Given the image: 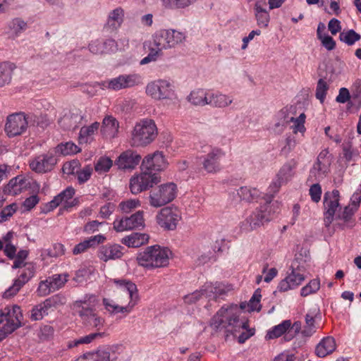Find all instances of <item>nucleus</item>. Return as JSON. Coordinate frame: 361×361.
<instances>
[{
    "label": "nucleus",
    "mask_w": 361,
    "mask_h": 361,
    "mask_svg": "<svg viewBox=\"0 0 361 361\" xmlns=\"http://www.w3.org/2000/svg\"><path fill=\"white\" fill-rule=\"evenodd\" d=\"M29 116L23 113L9 115L6 118L5 131L9 137L23 134L27 128Z\"/></svg>",
    "instance_id": "nucleus-12"
},
{
    "label": "nucleus",
    "mask_w": 361,
    "mask_h": 361,
    "mask_svg": "<svg viewBox=\"0 0 361 361\" xmlns=\"http://www.w3.org/2000/svg\"><path fill=\"white\" fill-rule=\"evenodd\" d=\"M161 51L155 48H152L148 55L144 57L140 62V65H145L150 62L155 61L160 55Z\"/></svg>",
    "instance_id": "nucleus-61"
},
{
    "label": "nucleus",
    "mask_w": 361,
    "mask_h": 361,
    "mask_svg": "<svg viewBox=\"0 0 361 361\" xmlns=\"http://www.w3.org/2000/svg\"><path fill=\"white\" fill-rule=\"evenodd\" d=\"M93 169L90 165H87L80 170L76 171L78 181L80 184L85 183L91 177Z\"/></svg>",
    "instance_id": "nucleus-56"
},
{
    "label": "nucleus",
    "mask_w": 361,
    "mask_h": 361,
    "mask_svg": "<svg viewBox=\"0 0 361 361\" xmlns=\"http://www.w3.org/2000/svg\"><path fill=\"white\" fill-rule=\"evenodd\" d=\"M56 164V159L52 155L42 154L33 159L30 162V169L39 173L51 171Z\"/></svg>",
    "instance_id": "nucleus-16"
},
{
    "label": "nucleus",
    "mask_w": 361,
    "mask_h": 361,
    "mask_svg": "<svg viewBox=\"0 0 361 361\" xmlns=\"http://www.w3.org/2000/svg\"><path fill=\"white\" fill-rule=\"evenodd\" d=\"M185 39L184 33L175 30H161L153 35V45L160 51L175 47Z\"/></svg>",
    "instance_id": "nucleus-7"
},
{
    "label": "nucleus",
    "mask_w": 361,
    "mask_h": 361,
    "mask_svg": "<svg viewBox=\"0 0 361 361\" xmlns=\"http://www.w3.org/2000/svg\"><path fill=\"white\" fill-rule=\"evenodd\" d=\"M322 192V187L319 183L313 184L309 190V195H310L311 200L316 203L320 201Z\"/></svg>",
    "instance_id": "nucleus-59"
},
{
    "label": "nucleus",
    "mask_w": 361,
    "mask_h": 361,
    "mask_svg": "<svg viewBox=\"0 0 361 361\" xmlns=\"http://www.w3.org/2000/svg\"><path fill=\"white\" fill-rule=\"evenodd\" d=\"M261 297L260 291L258 289L254 293L252 297L247 305L243 302L240 304V309L246 310L247 312L259 311L261 310Z\"/></svg>",
    "instance_id": "nucleus-37"
},
{
    "label": "nucleus",
    "mask_w": 361,
    "mask_h": 361,
    "mask_svg": "<svg viewBox=\"0 0 361 361\" xmlns=\"http://www.w3.org/2000/svg\"><path fill=\"white\" fill-rule=\"evenodd\" d=\"M317 313V310H314V311L308 312L305 315V325L302 331V334L304 336L310 337L316 332L315 317Z\"/></svg>",
    "instance_id": "nucleus-31"
},
{
    "label": "nucleus",
    "mask_w": 361,
    "mask_h": 361,
    "mask_svg": "<svg viewBox=\"0 0 361 361\" xmlns=\"http://www.w3.org/2000/svg\"><path fill=\"white\" fill-rule=\"evenodd\" d=\"M149 235L146 233H133L123 238L121 242L128 247H138L147 243Z\"/></svg>",
    "instance_id": "nucleus-28"
},
{
    "label": "nucleus",
    "mask_w": 361,
    "mask_h": 361,
    "mask_svg": "<svg viewBox=\"0 0 361 361\" xmlns=\"http://www.w3.org/2000/svg\"><path fill=\"white\" fill-rule=\"evenodd\" d=\"M123 10L118 7L113 10L109 16L108 24L114 28H117L121 25L123 20Z\"/></svg>",
    "instance_id": "nucleus-43"
},
{
    "label": "nucleus",
    "mask_w": 361,
    "mask_h": 361,
    "mask_svg": "<svg viewBox=\"0 0 361 361\" xmlns=\"http://www.w3.org/2000/svg\"><path fill=\"white\" fill-rule=\"evenodd\" d=\"M113 166V161L108 157H101L97 161L94 165L95 171L102 174L108 172Z\"/></svg>",
    "instance_id": "nucleus-45"
},
{
    "label": "nucleus",
    "mask_w": 361,
    "mask_h": 361,
    "mask_svg": "<svg viewBox=\"0 0 361 361\" xmlns=\"http://www.w3.org/2000/svg\"><path fill=\"white\" fill-rule=\"evenodd\" d=\"M54 292L53 289L49 285L48 279L41 281L37 288V293L39 296H45L49 295L50 293Z\"/></svg>",
    "instance_id": "nucleus-62"
},
{
    "label": "nucleus",
    "mask_w": 361,
    "mask_h": 361,
    "mask_svg": "<svg viewBox=\"0 0 361 361\" xmlns=\"http://www.w3.org/2000/svg\"><path fill=\"white\" fill-rule=\"evenodd\" d=\"M306 116L304 113L300 114L298 117H293V120L290 121L293 124L291 126V129L293 134L300 133L302 136L304 135L306 128L305 126Z\"/></svg>",
    "instance_id": "nucleus-44"
},
{
    "label": "nucleus",
    "mask_w": 361,
    "mask_h": 361,
    "mask_svg": "<svg viewBox=\"0 0 361 361\" xmlns=\"http://www.w3.org/2000/svg\"><path fill=\"white\" fill-rule=\"evenodd\" d=\"M99 123L94 122L90 126L82 127L78 137L80 143H88L92 142L93 136L99 130Z\"/></svg>",
    "instance_id": "nucleus-30"
},
{
    "label": "nucleus",
    "mask_w": 361,
    "mask_h": 361,
    "mask_svg": "<svg viewBox=\"0 0 361 361\" xmlns=\"http://www.w3.org/2000/svg\"><path fill=\"white\" fill-rule=\"evenodd\" d=\"M331 161H317L313 165L312 173H315L317 178H323L328 173Z\"/></svg>",
    "instance_id": "nucleus-42"
},
{
    "label": "nucleus",
    "mask_w": 361,
    "mask_h": 361,
    "mask_svg": "<svg viewBox=\"0 0 361 361\" xmlns=\"http://www.w3.org/2000/svg\"><path fill=\"white\" fill-rule=\"evenodd\" d=\"M171 252L159 245L148 247L137 257L140 266L147 269H155L166 267L169 264Z\"/></svg>",
    "instance_id": "nucleus-2"
},
{
    "label": "nucleus",
    "mask_w": 361,
    "mask_h": 361,
    "mask_svg": "<svg viewBox=\"0 0 361 361\" xmlns=\"http://www.w3.org/2000/svg\"><path fill=\"white\" fill-rule=\"evenodd\" d=\"M181 218V212L176 207H164L156 216L158 225L167 231L175 230Z\"/></svg>",
    "instance_id": "nucleus-11"
},
{
    "label": "nucleus",
    "mask_w": 361,
    "mask_h": 361,
    "mask_svg": "<svg viewBox=\"0 0 361 361\" xmlns=\"http://www.w3.org/2000/svg\"><path fill=\"white\" fill-rule=\"evenodd\" d=\"M291 326L290 320H285L282 323L275 326L267 335L268 338L273 339L278 338L286 332Z\"/></svg>",
    "instance_id": "nucleus-40"
},
{
    "label": "nucleus",
    "mask_w": 361,
    "mask_h": 361,
    "mask_svg": "<svg viewBox=\"0 0 361 361\" xmlns=\"http://www.w3.org/2000/svg\"><path fill=\"white\" fill-rule=\"evenodd\" d=\"M160 182L161 176L158 173L147 171L141 166V172L130 178L129 187L133 194L137 195Z\"/></svg>",
    "instance_id": "nucleus-6"
},
{
    "label": "nucleus",
    "mask_w": 361,
    "mask_h": 361,
    "mask_svg": "<svg viewBox=\"0 0 361 361\" xmlns=\"http://www.w3.org/2000/svg\"><path fill=\"white\" fill-rule=\"evenodd\" d=\"M224 153L221 149L212 148L205 156L202 162L204 170L209 173H215L220 169V159L224 157Z\"/></svg>",
    "instance_id": "nucleus-18"
},
{
    "label": "nucleus",
    "mask_w": 361,
    "mask_h": 361,
    "mask_svg": "<svg viewBox=\"0 0 361 361\" xmlns=\"http://www.w3.org/2000/svg\"><path fill=\"white\" fill-rule=\"evenodd\" d=\"M295 107L293 106H286L281 109L276 116L280 120H282L286 124L290 123L293 120Z\"/></svg>",
    "instance_id": "nucleus-51"
},
{
    "label": "nucleus",
    "mask_w": 361,
    "mask_h": 361,
    "mask_svg": "<svg viewBox=\"0 0 361 361\" xmlns=\"http://www.w3.org/2000/svg\"><path fill=\"white\" fill-rule=\"evenodd\" d=\"M130 229H134L144 226L143 212L138 211L129 217H126Z\"/></svg>",
    "instance_id": "nucleus-49"
},
{
    "label": "nucleus",
    "mask_w": 361,
    "mask_h": 361,
    "mask_svg": "<svg viewBox=\"0 0 361 361\" xmlns=\"http://www.w3.org/2000/svg\"><path fill=\"white\" fill-rule=\"evenodd\" d=\"M141 160V157L137 152L127 150L120 154L116 161V165L121 169H133Z\"/></svg>",
    "instance_id": "nucleus-19"
},
{
    "label": "nucleus",
    "mask_w": 361,
    "mask_h": 361,
    "mask_svg": "<svg viewBox=\"0 0 361 361\" xmlns=\"http://www.w3.org/2000/svg\"><path fill=\"white\" fill-rule=\"evenodd\" d=\"M75 195V189L72 187H68L66 190L62 191L49 203L51 209L56 208L60 204L63 202H67L71 199Z\"/></svg>",
    "instance_id": "nucleus-33"
},
{
    "label": "nucleus",
    "mask_w": 361,
    "mask_h": 361,
    "mask_svg": "<svg viewBox=\"0 0 361 361\" xmlns=\"http://www.w3.org/2000/svg\"><path fill=\"white\" fill-rule=\"evenodd\" d=\"M142 84V77L137 73L120 75L116 78L102 81L99 85L102 89L118 91L130 88Z\"/></svg>",
    "instance_id": "nucleus-9"
},
{
    "label": "nucleus",
    "mask_w": 361,
    "mask_h": 361,
    "mask_svg": "<svg viewBox=\"0 0 361 361\" xmlns=\"http://www.w3.org/2000/svg\"><path fill=\"white\" fill-rule=\"evenodd\" d=\"M102 53L109 54L117 50V44L115 40L109 39L105 41H102Z\"/></svg>",
    "instance_id": "nucleus-63"
},
{
    "label": "nucleus",
    "mask_w": 361,
    "mask_h": 361,
    "mask_svg": "<svg viewBox=\"0 0 361 361\" xmlns=\"http://www.w3.org/2000/svg\"><path fill=\"white\" fill-rule=\"evenodd\" d=\"M361 202V185L360 188L353 194L349 205L357 211Z\"/></svg>",
    "instance_id": "nucleus-64"
},
{
    "label": "nucleus",
    "mask_w": 361,
    "mask_h": 361,
    "mask_svg": "<svg viewBox=\"0 0 361 361\" xmlns=\"http://www.w3.org/2000/svg\"><path fill=\"white\" fill-rule=\"evenodd\" d=\"M233 100L232 95L226 94L219 91L210 90L208 106L216 109H226L233 104Z\"/></svg>",
    "instance_id": "nucleus-21"
},
{
    "label": "nucleus",
    "mask_w": 361,
    "mask_h": 361,
    "mask_svg": "<svg viewBox=\"0 0 361 361\" xmlns=\"http://www.w3.org/2000/svg\"><path fill=\"white\" fill-rule=\"evenodd\" d=\"M78 314L82 324L90 329L100 332L105 326V319L102 317L94 308L90 307L86 302L79 301L75 304Z\"/></svg>",
    "instance_id": "nucleus-5"
},
{
    "label": "nucleus",
    "mask_w": 361,
    "mask_h": 361,
    "mask_svg": "<svg viewBox=\"0 0 361 361\" xmlns=\"http://www.w3.org/2000/svg\"><path fill=\"white\" fill-rule=\"evenodd\" d=\"M295 167L294 162H288L282 166L276 177L281 180V182L288 183L293 176V169Z\"/></svg>",
    "instance_id": "nucleus-36"
},
{
    "label": "nucleus",
    "mask_w": 361,
    "mask_h": 361,
    "mask_svg": "<svg viewBox=\"0 0 361 361\" xmlns=\"http://www.w3.org/2000/svg\"><path fill=\"white\" fill-rule=\"evenodd\" d=\"M75 361H111L110 353L107 351L88 353L78 357Z\"/></svg>",
    "instance_id": "nucleus-39"
},
{
    "label": "nucleus",
    "mask_w": 361,
    "mask_h": 361,
    "mask_svg": "<svg viewBox=\"0 0 361 361\" xmlns=\"http://www.w3.org/2000/svg\"><path fill=\"white\" fill-rule=\"evenodd\" d=\"M34 273L35 269L33 265L29 264L15 281L23 286L34 276Z\"/></svg>",
    "instance_id": "nucleus-53"
},
{
    "label": "nucleus",
    "mask_w": 361,
    "mask_h": 361,
    "mask_svg": "<svg viewBox=\"0 0 361 361\" xmlns=\"http://www.w3.org/2000/svg\"><path fill=\"white\" fill-rule=\"evenodd\" d=\"M23 314L18 305L6 306L0 310V325L4 326L7 332H13L21 326Z\"/></svg>",
    "instance_id": "nucleus-10"
},
{
    "label": "nucleus",
    "mask_w": 361,
    "mask_h": 361,
    "mask_svg": "<svg viewBox=\"0 0 361 361\" xmlns=\"http://www.w3.org/2000/svg\"><path fill=\"white\" fill-rule=\"evenodd\" d=\"M340 192L338 190H333L332 191L326 192L324 196V221L326 227L334 219V215L337 211L340 204Z\"/></svg>",
    "instance_id": "nucleus-13"
},
{
    "label": "nucleus",
    "mask_w": 361,
    "mask_h": 361,
    "mask_svg": "<svg viewBox=\"0 0 361 361\" xmlns=\"http://www.w3.org/2000/svg\"><path fill=\"white\" fill-rule=\"evenodd\" d=\"M203 293L204 297L209 300L216 299V283H207L201 288Z\"/></svg>",
    "instance_id": "nucleus-58"
},
{
    "label": "nucleus",
    "mask_w": 361,
    "mask_h": 361,
    "mask_svg": "<svg viewBox=\"0 0 361 361\" xmlns=\"http://www.w3.org/2000/svg\"><path fill=\"white\" fill-rule=\"evenodd\" d=\"M25 180L20 177H16L10 180L5 188V191L11 195L20 193L25 187Z\"/></svg>",
    "instance_id": "nucleus-35"
},
{
    "label": "nucleus",
    "mask_w": 361,
    "mask_h": 361,
    "mask_svg": "<svg viewBox=\"0 0 361 361\" xmlns=\"http://www.w3.org/2000/svg\"><path fill=\"white\" fill-rule=\"evenodd\" d=\"M56 298L52 297L45 300L43 302L35 306L31 310L30 318L34 321L42 319L47 315L49 310L56 305Z\"/></svg>",
    "instance_id": "nucleus-23"
},
{
    "label": "nucleus",
    "mask_w": 361,
    "mask_h": 361,
    "mask_svg": "<svg viewBox=\"0 0 361 361\" xmlns=\"http://www.w3.org/2000/svg\"><path fill=\"white\" fill-rule=\"evenodd\" d=\"M158 135L154 120L145 118L135 124L131 133L130 144L133 147H145L152 143Z\"/></svg>",
    "instance_id": "nucleus-3"
},
{
    "label": "nucleus",
    "mask_w": 361,
    "mask_h": 361,
    "mask_svg": "<svg viewBox=\"0 0 361 361\" xmlns=\"http://www.w3.org/2000/svg\"><path fill=\"white\" fill-rule=\"evenodd\" d=\"M356 212V209H354V208H352V207L348 204L344 207L343 211L338 214L337 218L343 221L345 226L352 228L355 225L353 216Z\"/></svg>",
    "instance_id": "nucleus-34"
},
{
    "label": "nucleus",
    "mask_w": 361,
    "mask_h": 361,
    "mask_svg": "<svg viewBox=\"0 0 361 361\" xmlns=\"http://www.w3.org/2000/svg\"><path fill=\"white\" fill-rule=\"evenodd\" d=\"M106 240V237L102 234L91 236L83 241L79 243L73 249L74 255H80L86 252L90 248L95 247L100 243Z\"/></svg>",
    "instance_id": "nucleus-22"
},
{
    "label": "nucleus",
    "mask_w": 361,
    "mask_h": 361,
    "mask_svg": "<svg viewBox=\"0 0 361 361\" xmlns=\"http://www.w3.org/2000/svg\"><path fill=\"white\" fill-rule=\"evenodd\" d=\"M104 336V332H95L90 334L89 335L85 336L83 337H81L78 339H76L73 341L69 342L68 347L72 348L75 346H78L80 344H88L90 343L93 340H94L97 338H101Z\"/></svg>",
    "instance_id": "nucleus-46"
},
{
    "label": "nucleus",
    "mask_w": 361,
    "mask_h": 361,
    "mask_svg": "<svg viewBox=\"0 0 361 361\" xmlns=\"http://www.w3.org/2000/svg\"><path fill=\"white\" fill-rule=\"evenodd\" d=\"M123 247L118 244H106L101 246L97 252L98 258L106 262L120 259L123 255Z\"/></svg>",
    "instance_id": "nucleus-17"
},
{
    "label": "nucleus",
    "mask_w": 361,
    "mask_h": 361,
    "mask_svg": "<svg viewBox=\"0 0 361 361\" xmlns=\"http://www.w3.org/2000/svg\"><path fill=\"white\" fill-rule=\"evenodd\" d=\"M8 27L12 34L17 37L25 30L27 23L20 18H15L9 23Z\"/></svg>",
    "instance_id": "nucleus-48"
},
{
    "label": "nucleus",
    "mask_w": 361,
    "mask_h": 361,
    "mask_svg": "<svg viewBox=\"0 0 361 361\" xmlns=\"http://www.w3.org/2000/svg\"><path fill=\"white\" fill-rule=\"evenodd\" d=\"M13 65L9 63H0V87L8 85L11 80Z\"/></svg>",
    "instance_id": "nucleus-38"
},
{
    "label": "nucleus",
    "mask_w": 361,
    "mask_h": 361,
    "mask_svg": "<svg viewBox=\"0 0 361 361\" xmlns=\"http://www.w3.org/2000/svg\"><path fill=\"white\" fill-rule=\"evenodd\" d=\"M320 288V281L318 279L311 280L308 284L302 288L300 295L302 297H307L311 294L317 293Z\"/></svg>",
    "instance_id": "nucleus-52"
},
{
    "label": "nucleus",
    "mask_w": 361,
    "mask_h": 361,
    "mask_svg": "<svg viewBox=\"0 0 361 361\" xmlns=\"http://www.w3.org/2000/svg\"><path fill=\"white\" fill-rule=\"evenodd\" d=\"M66 252L65 246L61 243H54L51 247L44 250L42 256L45 257L57 258L63 255Z\"/></svg>",
    "instance_id": "nucleus-41"
},
{
    "label": "nucleus",
    "mask_w": 361,
    "mask_h": 361,
    "mask_svg": "<svg viewBox=\"0 0 361 361\" xmlns=\"http://www.w3.org/2000/svg\"><path fill=\"white\" fill-rule=\"evenodd\" d=\"M328 89L327 82L323 79H319L317 82L315 95L321 103L324 102Z\"/></svg>",
    "instance_id": "nucleus-57"
},
{
    "label": "nucleus",
    "mask_w": 361,
    "mask_h": 361,
    "mask_svg": "<svg viewBox=\"0 0 361 361\" xmlns=\"http://www.w3.org/2000/svg\"><path fill=\"white\" fill-rule=\"evenodd\" d=\"M111 281L116 284L121 291L126 292L127 293L130 298V301L137 303L139 297L137 286L134 283L126 279H112Z\"/></svg>",
    "instance_id": "nucleus-25"
},
{
    "label": "nucleus",
    "mask_w": 361,
    "mask_h": 361,
    "mask_svg": "<svg viewBox=\"0 0 361 361\" xmlns=\"http://www.w3.org/2000/svg\"><path fill=\"white\" fill-rule=\"evenodd\" d=\"M274 205L265 204L256 209L247 219L249 229L255 230L271 219V207Z\"/></svg>",
    "instance_id": "nucleus-14"
},
{
    "label": "nucleus",
    "mask_w": 361,
    "mask_h": 361,
    "mask_svg": "<svg viewBox=\"0 0 361 361\" xmlns=\"http://www.w3.org/2000/svg\"><path fill=\"white\" fill-rule=\"evenodd\" d=\"M237 195L240 200L245 202H252L256 200L259 196V192L256 188L247 186L240 187L237 190Z\"/></svg>",
    "instance_id": "nucleus-32"
},
{
    "label": "nucleus",
    "mask_w": 361,
    "mask_h": 361,
    "mask_svg": "<svg viewBox=\"0 0 361 361\" xmlns=\"http://www.w3.org/2000/svg\"><path fill=\"white\" fill-rule=\"evenodd\" d=\"M17 207V204L13 203L4 208L0 212V222L5 221L8 217L11 216L16 211Z\"/></svg>",
    "instance_id": "nucleus-60"
},
{
    "label": "nucleus",
    "mask_w": 361,
    "mask_h": 361,
    "mask_svg": "<svg viewBox=\"0 0 361 361\" xmlns=\"http://www.w3.org/2000/svg\"><path fill=\"white\" fill-rule=\"evenodd\" d=\"M145 92L155 100L172 99L175 94L173 83L166 79H158L149 82Z\"/></svg>",
    "instance_id": "nucleus-8"
},
{
    "label": "nucleus",
    "mask_w": 361,
    "mask_h": 361,
    "mask_svg": "<svg viewBox=\"0 0 361 361\" xmlns=\"http://www.w3.org/2000/svg\"><path fill=\"white\" fill-rule=\"evenodd\" d=\"M336 349V340L332 336L323 338L315 347V354L323 358L332 354Z\"/></svg>",
    "instance_id": "nucleus-24"
},
{
    "label": "nucleus",
    "mask_w": 361,
    "mask_h": 361,
    "mask_svg": "<svg viewBox=\"0 0 361 361\" xmlns=\"http://www.w3.org/2000/svg\"><path fill=\"white\" fill-rule=\"evenodd\" d=\"M240 310L237 305L221 307L213 317L212 326L216 330L224 329L243 343L255 334V329L248 327L247 322L240 319Z\"/></svg>",
    "instance_id": "nucleus-1"
},
{
    "label": "nucleus",
    "mask_w": 361,
    "mask_h": 361,
    "mask_svg": "<svg viewBox=\"0 0 361 361\" xmlns=\"http://www.w3.org/2000/svg\"><path fill=\"white\" fill-rule=\"evenodd\" d=\"M58 151L63 155H70L76 154L80 151V149L73 142H68L65 144H61L58 146Z\"/></svg>",
    "instance_id": "nucleus-54"
},
{
    "label": "nucleus",
    "mask_w": 361,
    "mask_h": 361,
    "mask_svg": "<svg viewBox=\"0 0 361 361\" xmlns=\"http://www.w3.org/2000/svg\"><path fill=\"white\" fill-rule=\"evenodd\" d=\"M67 274H54L47 279L54 291L61 288L67 281Z\"/></svg>",
    "instance_id": "nucleus-50"
},
{
    "label": "nucleus",
    "mask_w": 361,
    "mask_h": 361,
    "mask_svg": "<svg viewBox=\"0 0 361 361\" xmlns=\"http://www.w3.org/2000/svg\"><path fill=\"white\" fill-rule=\"evenodd\" d=\"M341 41L345 42L348 45H353L355 42L360 39V35L353 30L343 31L340 34Z\"/></svg>",
    "instance_id": "nucleus-47"
},
{
    "label": "nucleus",
    "mask_w": 361,
    "mask_h": 361,
    "mask_svg": "<svg viewBox=\"0 0 361 361\" xmlns=\"http://www.w3.org/2000/svg\"><path fill=\"white\" fill-rule=\"evenodd\" d=\"M168 165V161L163 152L156 151L143 159L141 166L147 171L156 173L164 171Z\"/></svg>",
    "instance_id": "nucleus-15"
},
{
    "label": "nucleus",
    "mask_w": 361,
    "mask_h": 361,
    "mask_svg": "<svg viewBox=\"0 0 361 361\" xmlns=\"http://www.w3.org/2000/svg\"><path fill=\"white\" fill-rule=\"evenodd\" d=\"M305 276L298 270L293 269L278 286V290L286 292L298 287L305 280Z\"/></svg>",
    "instance_id": "nucleus-20"
},
{
    "label": "nucleus",
    "mask_w": 361,
    "mask_h": 361,
    "mask_svg": "<svg viewBox=\"0 0 361 361\" xmlns=\"http://www.w3.org/2000/svg\"><path fill=\"white\" fill-rule=\"evenodd\" d=\"M210 90L202 88L195 89L187 97V100L194 106H204L209 105Z\"/></svg>",
    "instance_id": "nucleus-26"
},
{
    "label": "nucleus",
    "mask_w": 361,
    "mask_h": 361,
    "mask_svg": "<svg viewBox=\"0 0 361 361\" xmlns=\"http://www.w3.org/2000/svg\"><path fill=\"white\" fill-rule=\"evenodd\" d=\"M141 202L138 199H130L126 201L121 202L119 204V208L123 212L129 213L133 209L139 207Z\"/></svg>",
    "instance_id": "nucleus-55"
},
{
    "label": "nucleus",
    "mask_w": 361,
    "mask_h": 361,
    "mask_svg": "<svg viewBox=\"0 0 361 361\" xmlns=\"http://www.w3.org/2000/svg\"><path fill=\"white\" fill-rule=\"evenodd\" d=\"M82 118L83 116L80 112L77 111L75 113L65 115L59 121V123L63 128L68 130L75 129L78 127V125L81 122Z\"/></svg>",
    "instance_id": "nucleus-29"
},
{
    "label": "nucleus",
    "mask_w": 361,
    "mask_h": 361,
    "mask_svg": "<svg viewBox=\"0 0 361 361\" xmlns=\"http://www.w3.org/2000/svg\"><path fill=\"white\" fill-rule=\"evenodd\" d=\"M177 194L178 186L175 183H164L149 192L148 202L152 207L159 208L171 202Z\"/></svg>",
    "instance_id": "nucleus-4"
},
{
    "label": "nucleus",
    "mask_w": 361,
    "mask_h": 361,
    "mask_svg": "<svg viewBox=\"0 0 361 361\" xmlns=\"http://www.w3.org/2000/svg\"><path fill=\"white\" fill-rule=\"evenodd\" d=\"M118 128V121L113 116H107L103 119L101 133L106 137L113 138L116 136Z\"/></svg>",
    "instance_id": "nucleus-27"
}]
</instances>
